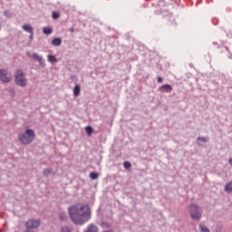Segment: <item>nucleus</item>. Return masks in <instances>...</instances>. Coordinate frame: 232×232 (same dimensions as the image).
Returning a JSON list of instances; mask_svg holds the SVG:
<instances>
[{
    "mask_svg": "<svg viewBox=\"0 0 232 232\" xmlns=\"http://www.w3.org/2000/svg\"><path fill=\"white\" fill-rule=\"evenodd\" d=\"M68 213L72 222L78 226L86 224L92 218V209L90 207L81 203L71 206L68 208Z\"/></svg>",
    "mask_w": 232,
    "mask_h": 232,
    "instance_id": "nucleus-1",
    "label": "nucleus"
},
{
    "mask_svg": "<svg viewBox=\"0 0 232 232\" xmlns=\"http://www.w3.org/2000/svg\"><path fill=\"white\" fill-rule=\"evenodd\" d=\"M35 139V131L34 130L27 129L25 132L20 133L18 135V140H20L21 144H32L34 140Z\"/></svg>",
    "mask_w": 232,
    "mask_h": 232,
    "instance_id": "nucleus-2",
    "label": "nucleus"
},
{
    "mask_svg": "<svg viewBox=\"0 0 232 232\" xmlns=\"http://www.w3.org/2000/svg\"><path fill=\"white\" fill-rule=\"evenodd\" d=\"M14 81L18 86L24 87L28 84L26 78H24V72L21 70L16 71L14 74Z\"/></svg>",
    "mask_w": 232,
    "mask_h": 232,
    "instance_id": "nucleus-3",
    "label": "nucleus"
},
{
    "mask_svg": "<svg viewBox=\"0 0 232 232\" xmlns=\"http://www.w3.org/2000/svg\"><path fill=\"white\" fill-rule=\"evenodd\" d=\"M189 213L193 220H198L200 217H202L200 209L198 207H197V205H190Z\"/></svg>",
    "mask_w": 232,
    "mask_h": 232,
    "instance_id": "nucleus-4",
    "label": "nucleus"
},
{
    "mask_svg": "<svg viewBox=\"0 0 232 232\" xmlns=\"http://www.w3.org/2000/svg\"><path fill=\"white\" fill-rule=\"evenodd\" d=\"M41 226V220L39 219H29L25 222V227L27 229H37Z\"/></svg>",
    "mask_w": 232,
    "mask_h": 232,
    "instance_id": "nucleus-5",
    "label": "nucleus"
},
{
    "mask_svg": "<svg viewBox=\"0 0 232 232\" xmlns=\"http://www.w3.org/2000/svg\"><path fill=\"white\" fill-rule=\"evenodd\" d=\"M0 81L2 82H10L12 81V77L8 76V73L5 70H0Z\"/></svg>",
    "mask_w": 232,
    "mask_h": 232,
    "instance_id": "nucleus-6",
    "label": "nucleus"
},
{
    "mask_svg": "<svg viewBox=\"0 0 232 232\" xmlns=\"http://www.w3.org/2000/svg\"><path fill=\"white\" fill-rule=\"evenodd\" d=\"M27 57H30L31 59H34V61H37L40 64H44V62L43 61V57L39 56V54L35 53H27Z\"/></svg>",
    "mask_w": 232,
    "mask_h": 232,
    "instance_id": "nucleus-7",
    "label": "nucleus"
},
{
    "mask_svg": "<svg viewBox=\"0 0 232 232\" xmlns=\"http://www.w3.org/2000/svg\"><path fill=\"white\" fill-rule=\"evenodd\" d=\"M22 28L24 32H27L28 34H30V39L32 41V39H34V28L31 27V25H28V24H24L22 26Z\"/></svg>",
    "mask_w": 232,
    "mask_h": 232,
    "instance_id": "nucleus-8",
    "label": "nucleus"
},
{
    "mask_svg": "<svg viewBox=\"0 0 232 232\" xmlns=\"http://www.w3.org/2000/svg\"><path fill=\"white\" fill-rule=\"evenodd\" d=\"M160 90H161L162 92H166L167 93H169V92L173 90V87H171V85L169 84H164L160 88Z\"/></svg>",
    "mask_w": 232,
    "mask_h": 232,
    "instance_id": "nucleus-9",
    "label": "nucleus"
},
{
    "mask_svg": "<svg viewBox=\"0 0 232 232\" xmlns=\"http://www.w3.org/2000/svg\"><path fill=\"white\" fill-rule=\"evenodd\" d=\"M81 95V86L79 84H76L73 88V96L79 97Z\"/></svg>",
    "mask_w": 232,
    "mask_h": 232,
    "instance_id": "nucleus-10",
    "label": "nucleus"
},
{
    "mask_svg": "<svg viewBox=\"0 0 232 232\" xmlns=\"http://www.w3.org/2000/svg\"><path fill=\"white\" fill-rule=\"evenodd\" d=\"M99 231V227L97 226L91 224L88 226L87 230L85 232H97Z\"/></svg>",
    "mask_w": 232,
    "mask_h": 232,
    "instance_id": "nucleus-11",
    "label": "nucleus"
},
{
    "mask_svg": "<svg viewBox=\"0 0 232 232\" xmlns=\"http://www.w3.org/2000/svg\"><path fill=\"white\" fill-rule=\"evenodd\" d=\"M63 40L61 38H54L52 40L53 46H61Z\"/></svg>",
    "mask_w": 232,
    "mask_h": 232,
    "instance_id": "nucleus-12",
    "label": "nucleus"
},
{
    "mask_svg": "<svg viewBox=\"0 0 232 232\" xmlns=\"http://www.w3.org/2000/svg\"><path fill=\"white\" fill-rule=\"evenodd\" d=\"M53 30L50 27H44L43 28V33L45 34V35H50Z\"/></svg>",
    "mask_w": 232,
    "mask_h": 232,
    "instance_id": "nucleus-13",
    "label": "nucleus"
},
{
    "mask_svg": "<svg viewBox=\"0 0 232 232\" xmlns=\"http://www.w3.org/2000/svg\"><path fill=\"white\" fill-rule=\"evenodd\" d=\"M47 61L49 62V63H57V58H55V56L54 55H48L47 56Z\"/></svg>",
    "mask_w": 232,
    "mask_h": 232,
    "instance_id": "nucleus-14",
    "label": "nucleus"
},
{
    "mask_svg": "<svg viewBox=\"0 0 232 232\" xmlns=\"http://www.w3.org/2000/svg\"><path fill=\"white\" fill-rule=\"evenodd\" d=\"M85 131H86L88 137H91L92 134L93 133V129L92 127H90V126H87L85 128Z\"/></svg>",
    "mask_w": 232,
    "mask_h": 232,
    "instance_id": "nucleus-15",
    "label": "nucleus"
},
{
    "mask_svg": "<svg viewBox=\"0 0 232 232\" xmlns=\"http://www.w3.org/2000/svg\"><path fill=\"white\" fill-rule=\"evenodd\" d=\"M225 191H227L228 193H231V191H232V182H229L225 186Z\"/></svg>",
    "mask_w": 232,
    "mask_h": 232,
    "instance_id": "nucleus-16",
    "label": "nucleus"
},
{
    "mask_svg": "<svg viewBox=\"0 0 232 232\" xmlns=\"http://www.w3.org/2000/svg\"><path fill=\"white\" fill-rule=\"evenodd\" d=\"M90 178L92 179V180H95V179H99V174L97 172H91Z\"/></svg>",
    "mask_w": 232,
    "mask_h": 232,
    "instance_id": "nucleus-17",
    "label": "nucleus"
},
{
    "mask_svg": "<svg viewBox=\"0 0 232 232\" xmlns=\"http://www.w3.org/2000/svg\"><path fill=\"white\" fill-rule=\"evenodd\" d=\"M53 19H59L61 17V14L58 12H53L52 14Z\"/></svg>",
    "mask_w": 232,
    "mask_h": 232,
    "instance_id": "nucleus-18",
    "label": "nucleus"
},
{
    "mask_svg": "<svg viewBox=\"0 0 232 232\" xmlns=\"http://www.w3.org/2000/svg\"><path fill=\"white\" fill-rule=\"evenodd\" d=\"M123 167L125 168V169H130V168H131V163H130V161H125L123 163Z\"/></svg>",
    "mask_w": 232,
    "mask_h": 232,
    "instance_id": "nucleus-19",
    "label": "nucleus"
},
{
    "mask_svg": "<svg viewBox=\"0 0 232 232\" xmlns=\"http://www.w3.org/2000/svg\"><path fill=\"white\" fill-rule=\"evenodd\" d=\"M61 232H72V230L68 227H62Z\"/></svg>",
    "mask_w": 232,
    "mask_h": 232,
    "instance_id": "nucleus-20",
    "label": "nucleus"
},
{
    "mask_svg": "<svg viewBox=\"0 0 232 232\" xmlns=\"http://www.w3.org/2000/svg\"><path fill=\"white\" fill-rule=\"evenodd\" d=\"M50 173H52V170L51 169H45L44 170V175H50Z\"/></svg>",
    "mask_w": 232,
    "mask_h": 232,
    "instance_id": "nucleus-21",
    "label": "nucleus"
},
{
    "mask_svg": "<svg viewBox=\"0 0 232 232\" xmlns=\"http://www.w3.org/2000/svg\"><path fill=\"white\" fill-rule=\"evenodd\" d=\"M198 140H199L201 142H206V138L198 137Z\"/></svg>",
    "mask_w": 232,
    "mask_h": 232,
    "instance_id": "nucleus-22",
    "label": "nucleus"
},
{
    "mask_svg": "<svg viewBox=\"0 0 232 232\" xmlns=\"http://www.w3.org/2000/svg\"><path fill=\"white\" fill-rule=\"evenodd\" d=\"M69 31H70L72 34H73V32H75V29H74L73 27H71V28L69 29Z\"/></svg>",
    "mask_w": 232,
    "mask_h": 232,
    "instance_id": "nucleus-23",
    "label": "nucleus"
},
{
    "mask_svg": "<svg viewBox=\"0 0 232 232\" xmlns=\"http://www.w3.org/2000/svg\"><path fill=\"white\" fill-rule=\"evenodd\" d=\"M157 81L158 82H162V77H158Z\"/></svg>",
    "mask_w": 232,
    "mask_h": 232,
    "instance_id": "nucleus-24",
    "label": "nucleus"
},
{
    "mask_svg": "<svg viewBox=\"0 0 232 232\" xmlns=\"http://www.w3.org/2000/svg\"><path fill=\"white\" fill-rule=\"evenodd\" d=\"M60 218H62V220H63V218H64V216H60Z\"/></svg>",
    "mask_w": 232,
    "mask_h": 232,
    "instance_id": "nucleus-25",
    "label": "nucleus"
}]
</instances>
